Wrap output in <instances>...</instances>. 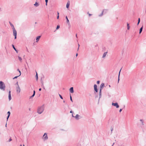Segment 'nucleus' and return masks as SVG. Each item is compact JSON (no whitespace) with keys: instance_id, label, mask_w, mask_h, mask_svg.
<instances>
[{"instance_id":"nucleus-1","label":"nucleus","mask_w":146,"mask_h":146,"mask_svg":"<svg viewBox=\"0 0 146 146\" xmlns=\"http://www.w3.org/2000/svg\"><path fill=\"white\" fill-rule=\"evenodd\" d=\"M45 108L44 104L39 106L37 109V112L39 114L42 113L44 111Z\"/></svg>"},{"instance_id":"nucleus-2","label":"nucleus","mask_w":146,"mask_h":146,"mask_svg":"<svg viewBox=\"0 0 146 146\" xmlns=\"http://www.w3.org/2000/svg\"><path fill=\"white\" fill-rule=\"evenodd\" d=\"M5 84L2 81H0V89L1 90L5 91Z\"/></svg>"},{"instance_id":"nucleus-3","label":"nucleus","mask_w":146,"mask_h":146,"mask_svg":"<svg viewBox=\"0 0 146 146\" xmlns=\"http://www.w3.org/2000/svg\"><path fill=\"white\" fill-rule=\"evenodd\" d=\"M42 139L44 140H47L48 139V137L46 133H44L42 137Z\"/></svg>"},{"instance_id":"nucleus-4","label":"nucleus","mask_w":146,"mask_h":146,"mask_svg":"<svg viewBox=\"0 0 146 146\" xmlns=\"http://www.w3.org/2000/svg\"><path fill=\"white\" fill-rule=\"evenodd\" d=\"M13 35L15 36V39L17 38V32L15 29H13Z\"/></svg>"},{"instance_id":"nucleus-5","label":"nucleus","mask_w":146,"mask_h":146,"mask_svg":"<svg viewBox=\"0 0 146 146\" xmlns=\"http://www.w3.org/2000/svg\"><path fill=\"white\" fill-rule=\"evenodd\" d=\"M16 92L17 93H19L20 92L21 89H20V88L19 85H18V86L16 87Z\"/></svg>"},{"instance_id":"nucleus-6","label":"nucleus","mask_w":146,"mask_h":146,"mask_svg":"<svg viewBox=\"0 0 146 146\" xmlns=\"http://www.w3.org/2000/svg\"><path fill=\"white\" fill-rule=\"evenodd\" d=\"M74 117L77 120H78L82 118V117L78 114H76L75 116Z\"/></svg>"},{"instance_id":"nucleus-7","label":"nucleus","mask_w":146,"mask_h":146,"mask_svg":"<svg viewBox=\"0 0 146 146\" xmlns=\"http://www.w3.org/2000/svg\"><path fill=\"white\" fill-rule=\"evenodd\" d=\"M112 105L114 106H115L117 108H118L119 107V106L118 105V104L117 103H112Z\"/></svg>"},{"instance_id":"nucleus-8","label":"nucleus","mask_w":146,"mask_h":146,"mask_svg":"<svg viewBox=\"0 0 146 146\" xmlns=\"http://www.w3.org/2000/svg\"><path fill=\"white\" fill-rule=\"evenodd\" d=\"M8 98H9V101H10L11 100L12 98L11 97V91H9V92Z\"/></svg>"},{"instance_id":"nucleus-9","label":"nucleus","mask_w":146,"mask_h":146,"mask_svg":"<svg viewBox=\"0 0 146 146\" xmlns=\"http://www.w3.org/2000/svg\"><path fill=\"white\" fill-rule=\"evenodd\" d=\"M108 10L107 9H104L102 12V13L99 15V16L101 17L104 14V11H107Z\"/></svg>"},{"instance_id":"nucleus-10","label":"nucleus","mask_w":146,"mask_h":146,"mask_svg":"<svg viewBox=\"0 0 146 146\" xmlns=\"http://www.w3.org/2000/svg\"><path fill=\"white\" fill-rule=\"evenodd\" d=\"M94 90L97 92L98 91V89L97 88V86L96 84H94Z\"/></svg>"},{"instance_id":"nucleus-11","label":"nucleus","mask_w":146,"mask_h":146,"mask_svg":"<svg viewBox=\"0 0 146 146\" xmlns=\"http://www.w3.org/2000/svg\"><path fill=\"white\" fill-rule=\"evenodd\" d=\"M70 93H73L74 92L73 88V87H72L70 88Z\"/></svg>"},{"instance_id":"nucleus-12","label":"nucleus","mask_w":146,"mask_h":146,"mask_svg":"<svg viewBox=\"0 0 146 146\" xmlns=\"http://www.w3.org/2000/svg\"><path fill=\"white\" fill-rule=\"evenodd\" d=\"M41 37V36H37L36 38V42H38V40H39L40 38Z\"/></svg>"},{"instance_id":"nucleus-13","label":"nucleus","mask_w":146,"mask_h":146,"mask_svg":"<svg viewBox=\"0 0 146 146\" xmlns=\"http://www.w3.org/2000/svg\"><path fill=\"white\" fill-rule=\"evenodd\" d=\"M9 23L10 24L11 26V27L12 29H15V28L14 27V25L11 23L10 22H9Z\"/></svg>"},{"instance_id":"nucleus-14","label":"nucleus","mask_w":146,"mask_h":146,"mask_svg":"<svg viewBox=\"0 0 146 146\" xmlns=\"http://www.w3.org/2000/svg\"><path fill=\"white\" fill-rule=\"evenodd\" d=\"M107 53H108L107 52H105L104 53V54H103V56H102V58H104L106 57V56Z\"/></svg>"},{"instance_id":"nucleus-15","label":"nucleus","mask_w":146,"mask_h":146,"mask_svg":"<svg viewBox=\"0 0 146 146\" xmlns=\"http://www.w3.org/2000/svg\"><path fill=\"white\" fill-rule=\"evenodd\" d=\"M104 86V83H102L100 85V88L103 89Z\"/></svg>"},{"instance_id":"nucleus-16","label":"nucleus","mask_w":146,"mask_h":146,"mask_svg":"<svg viewBox=\"0 0 146 146\" xmlns=\"http://www.w3.org/2000/svg\"><path fill=\"white\" fill-rule=\"evenodd\" d=\"M66 22H67V23H68V25H70V23H69V20L68 19V17H67V16H66Z\"/></svg>"},{"instance_id":"nucleus-17","label":"nucleus","mask_w":146,"mask_h":146,"mask_svg":"<svg viewBox=\"0 0 146 146\" xmlns=\"http://www.w3.org/2000/svg\"><path fill=\"white\" fill-rule=\"evenodd\" d=\"M12 47H13V48L14 49V50L16 51V52L17 53H18V51L15 48L14 45L13 44H12Z\"/></svg>"},{"instance_id":"nucleus-18","label":"nucleus","mask_w":146,"mask_h":146,"mask_svg":"<svg viewBox=\"0 0 146 146\" xmlns=\"http://www.w3.org/2000/svg\"><path fill=\"white\" fill-rule=\"evenodd\" d=\"M34 5L36 7H37L39 5V4L37 2H36L34 4Z\"/></svg>"},{"instance_id":"nucleus-19","label":"nucleus","mask_w":146,"mask_h":146,"mask_svg":"<svg viewBox=\"0 0 146 146\" xmlns=\"http://www.w3.org/2000/svg\"><path fill=\"white\" fill-rule=\"evenodd\" d=\"M69 5H70V2H68L67 3V4L66 5V7L67 8H68L69 7Z\"/></svg>"},{"instance_id":"nucleus-20","label":"nucleus","mask_w":146,"mask_h":146,"mask_svg":"<svg viewBox=\"0 0 146 146\" xmlns=\"http://www.w3.org/2000/svg\"><path fill=\"white\" fill-rule=\"evenodd\" d=\"M143 26H142L140 29H139V34H140L141 32H142V30H143Z\"/></svg>"},{"instance_id":"nucleus-21","label":"nucleus","mask_w":146,"mask_h":146,"mask_svg":"<svg viewBox=\"0 0 146 146\" xmlns=\"http://www.w3.org/2000/svg\"><path fill=\"white\" fill-rule=\"evenodd\" d=\"M36 80H38V74L37 72H36V75L35 76Z\"/></svg>"},{"instance_id":"nucleus-22","label":"nucleus","mask_w":146,"mask_h":146,"mask_svg":"<svg viewBox=\"0 0 146 146\" xmlns=\"http://www.w3.org/2000/svg\"><path fill=\"white\" fill-rule=\"evenodd\" d=\"M121 70V69L120 70L119 72V75H118V82H119V75H120V72Z\"/></svg>"},{"instance_id":"nucleus-23","label":"nucleus","mask_w":146,"mask_h":146,"mask_svg":"<svg viewBox=\"0 0 146 146\" xmlns=\"http://www.w3.org/2000/svg\"><path fill=\"white\" fill-rule=\"evenodd\" d=\"M140 121L141 122L142 125H144L143 120L142 119H140Z\"/></svg>"},{"instance_id":"nucleus-24","label":"nucleus","mask_w":146,"mask_h":146,"mask_svg":"<svg viewBox=\"0 0 146 146\" xmlns=\"http://www.w3.org/2000/svg\"><path fill=\"white\" fill-rule=\"evenodd\" d=\"M127 29L128 30H129L130 29V26H129V23H127Z\"/></svg>"},{"instance_id":"nucleus-25","label":"nucleus","mask_w":146,"mask_h":146,"mask_svg":"<svg viewBox=\"0 0 146 146\" xmlns=\"http://www.w3.org/2000/svg\"><path fill=\"white\" fill-rule=\"evenodd\" d=\"M18 58L19 60L21 62L22 61V59L20 56H18Z\"/></svg>"},{"instance_id":"nucleus-26","label":"nucleus","mask_w":146,"mask_h":146,"mask_svg":"<svg viewBox=\"0 0 146 146\" xmlns=\"http://www.w3.org/2000/svg\"><path fill=\"white\" fill-rule=\"evenodd\" d=\"M102 96V93H99V101L100 98H101Z\"/></svg>"},{"instance_id":"nucleus-27","label":"nucleus","mask_w":146,"mask_h":146,"mask_svg":"<svg viewBox=\"0 0 146 146\" xmlns=\"http://www.w3.org/2000/svg\"><path fill=\"white\" fill-rule=\"evenodd\" d=\"M140 22V18H139V19H138V23H137V25H138L139 24Z\"/></svg>"},{"instance_id":"nucleus-28","label":"nucleus","mask_w":146,"mask_h":146,"mask_svg":"<svg viewBox=\"0 0 146 146\" xmlns=\"http://www.w3.org/2000/svg\"><path fill=\"white\" fill-rule=\"evenodd\" d=\"M17 71H18L20 73V74L19 75V76H20L21 75V71L19 70V69H17Z\"/></svg>"},{"instance_id":"nucleus-29","label":"nucleus","mask_w":146,"mask_h":146,"mask_svg":"<svg viewBox=\"0 0 146 146\" xmlns=\"http://www.w3.org/2000/svg\"><path fill=\"white\" fill-rule=\"evenodd\" d=\"M70 100L72 101V102H73V101H72V96L70 95Z\"/></svg>"},{"instance_id":"nucleus-30","label":"nucleus","mask_w":146,"mask_h":146,"mask_svg":"<svg viewBox=\"0 0 146 146\" xmlns=\"http://www.w3.org/2000/svg\"><path fill=\"white\" fill-rule=\"evenodd\" d=\"M59 96L60 98L62 99H63V97H62V96H61V95H60V94H59Z\"/></svg>"},{"instance_id":"nucleus-31","label":"nucleus","mask_w":146,"mask_h":146,"mask_svg":"<svg viewBox=\"0 0 146 146\" xmlns=\"http://www.w3.org/2000/svg\"><path fill=\"white\" fill-rule=\"evenodd\" d=\"M35 90H34L33 93L32 95L33 96H35Z\"/></svg>"},{"instance_id":"nucleus-32","label":"nucleus","mask_w":146,"mask_h":146,"mask_svg":"<svg viewBox=\"0 0 146 146\" xmlns=\"http://www.w3.org/2000/svg\"><path fill=\"white\" fill-rule=\"evenodd\" d=\"M60 26L59 25H57V27H56V29H58L59 28H60Z\"/></svg>"},{"instance_id":"nucleus-33","label":"nucleus","mask_w":146,"mask_h":146,"mask_svg":"<svg viewBox=\"0 0 146 146\" xmlns=\"http://www.w3.org/2000/svg\"><path fill=\"white\" fill-rule=\"evenodd\" d=\"M10 112L9 111L7 112V114H8V115L10 116Z\"/></svg>"},{"instance_id":"nucleus-34","label":"nucleus","mask_w":146,"mask_h":146,"mask_svg":"<svg viewBox=\"0 0 146 146\" xmlns=\"http://www.w3.org/2000/svg\"><path fill=\"white\" fill-rule=\"evenodd\" d=\"M19 76V75L18 76H15V77L13 78V79H16V78H17Z\"/></svg>"},{"instance_id":"nucleus-35","label":"nucleus","mask_w":146,"mask_h":146,"mask_svg":"<svg viewBox=\"0 0 146 146\" xmlns=\"http://www.w3.org/2000/svg\"><path fill=\"white\" fill-rule=\"evenodd\" d=\"M102 88H100L99 93H101Z\"/></svg>"},{"instance_id":"nucleus-36","label":"nucleus","mask_w":146,"mask_h":146,"mask_svg":"<svg viewBox=\"0 0 146 146\" xmlns=\"http://www.w3.org/2000/svg\"><path fill=\"white\" fill-rule=\"evenodd\" d=\"M100 81L99 80L97 81V83L98 84H99L100 83Z\"/></svg>"},{"instance_id":"nucleus-37","label":"nucleus","mask_w":146,"mask_h":146,"mask_svg":"<svg viewBox=\"0 0 146 146\" xmlns=\"http://www.w3.org/2000/svg\"><path fill=\"white\" fill-rule=\"evenodd\" d=\"M10 116H9V115H8L7 117V121H8V119L9 117Z\"/></svg>"},{"instance_id":"nucleus-38","label":"nucleus","mask_w":146,"mask_h":146,"mask_svg":"<svg viewBox=\"0 0 146 146\" xmlns=\"http://www.w3.org/2000/svg\"><path fill=\"white\" fill-rule=\"evenodd\" d=\"M12 141V139H11V138H10L9 140V142H10V141Z\"/></svg>"},{"instance_id":"nucleus-39","label":"nucleus","mask_w":146,"mask_h":146,"mask_svg":"<svg viewBox=\"0 0 146 146\" xmlns=\"http://www.w3.org/2000/svg\"><path fill=\"white\" fill-rule=\"evenodd\" d=\"M59 18V15H58L57 16V19H58Z\"/></svg>"},{"instance_id":"nucleus-40","label":"nucleus","mask_w":146,"mask_h":146,"mask_svg":"<svg viewBox=\"0 0 146 146\" xmlns=\"http://www.w3.org/2000/svg\"><path fill=\"white\" fill-rule=\"evenodd\" d=\"M122 109H120L119 110V112H120L122 111Z\"/></svg>"},{"instance_id":"nucleus-41","label":"nucleus","mask_w":146,"mask_h":146,"mask_svg":"<svg viewBox=\"0 0 146 146\" xmlns=\"http://www.w3.org/2000/svg\"><path fill=\"white\" fill-rule=\"evenodd\" d=\"M76 146H80V144H78Z\"/></svg>"},{"instance_id":"nucleus-42","label":"nucleus","mask_w":146,"mask_h":146,"mask_svg":"<svg viewBox=\"0 0 146 146\" xmlns=\"http://www.w3.org/2000/svg\"><path fill=\"white\" fill-rule=\"evenodd\" d=\"M16 84L17 85V86H18V85H19L18 82H17Z\"/></svg>"},{"instance_id":"nucleus-43","label":"nucleus","mask_w":146,"mask_h":146,"mask_svg":"<svg viewBox=\"0 0 146 146\" xmlns=\"http://www.w3.org/2000/svg\"><path fill=\"white\" fill-rule=\"evenodd\" d=\"M78 49H79V46H80V45H79V44H78Z\"/></svg>"},{"instance_id":"nucleus-44","label":"nucleus","mask_w":146,"mask_h":146,"mask_svg":"<svg viewBox=\"0 0 146 146\" xmlns=\"http://www.w3.org/2000/svg\"><path fill=\"white\" fill-rule=\"evenodd\" d=\"M33 97H34V96H33V95H32L31 96V97H30V98H32Z\"/></svg>"},{"instance_id":"nucleus-45","label":"nucleus","mask_w":146,"mask_h":146,"mask_svg":"<svg viewBox=\"0 0 146 146\" xmlns=\"http://www.w3.org/2000/svg\"><path fill=\"white\" fill-rule=\"evenodd\" d=\"M48 0H45V2H48Z\"/></svg>"},{"instance_id":"nucleus-46","label":"nucleus","mask_w":146,"mask_h":146,"mask_svg":"<svg viewBox=\"0 0 146 146\" xmlns=\"http://www.w3.org/2000/svg\"><path fill=\"white\" fill-rule=\"evenodd\" d=\"M41 88H40L39 89V91H41Z\"/></svg>"},{"instance_id":"nucleus-47","label":"nucleus","mask_w":146,"mask_h":146,"mask_svg":"<svg viewBox=\"0 0 146 146\" xmlns=\"http://www.w3.org/2000/svg\"><path fill=\"white\" fill-rule=\"evenodd\" d=\"M47 3H48V2H46V5H47Z\"/></svg>"},{"instance_id":"nucleus-48","label":"nucleus","mask_w":146,"mask_h":146,"mask_svg":"<svg viewBox=\"0 0 146 146\" xmlns=\"http://www.w3.org/2000/svg\"><path fill=\"white\" fill-rule=\"evenodd\" d=\"M107 12V11H105L104 12V13H106Z\"/></svg>"},{"instance_id":"nucleus-49","label":"nucleus","mask_w":146,"mask_h":146,"mask_svg":"<svg viewBox=\"0 0 146 146\" xmlns=\"http://www.w3.org/2000/svg\"><path fill=\"white\" fill-rule=\"evenodd\" d=\"M89 16H91L92 15L90 14H89Z\"/></svg>"},{"instance_id":"nucleus-50","label":"nucleus","mask_w":146,"mask_h":146,"mask_svg":"<svg viewBox=\"0 0 146 146\" xmlns=\"http://www.w3.org/2000/svg\"><path fill=\"white\" fill-rule=\"evenodd\" d=\"M57 15H59V13L58 12H57Z\"/></svg>"},{"instance_id":"nucleus-51","label":"nucleus","mask_w":146,"mask_h":146,"mask_svg":"<svg viewBox=\"0 0 146 146\" xmlns=\"http://www.w3.org/2000/svg\"><path fill=\"white\" fill-rule=\"evenodd\" d=\"M70 112V113H73V112H72V111H71Z\"/></svg>"},{"instance_id":"nucleus-52","label":"nucleus","mask_w":146,"mask_h":146,"mask_svg":"<svg viewBox=\"0 0 146 146\" xmlns=\"http://www.w3.org/2000/svg\"><path fill=\"white\" fill-rule=\"evenodd\" d=\"M78 55V53H76V56H77Z\"/></svg>"},{"instance_id":"nucleus-53","label":"nucleus","mask_w":146,"mask_h":146,"mask_svg":"<svg viewBox=\"0 0 146 146\" xmlns=\"http://www.w3.org/2000/svg\"><path fill=\"white\" fill-rule=\"evenodd\" d=\"M114 143H113L111 146H113V145L114 144Z\"/></svg>"},{"instance_id":"nucleus-54","label":"nucleus","mask_w":146,"mask_h":146,"mask_svg":"<svg viewBox=\"0 0 146 146\" xmlns=\"http://www.w3.org/2000/svg\"><path fill=\"white\" fill-rule=\"evenodd\" d=\"M72 117H74V116L73 115V114H72Z\"/></svg>"},{"instance_id":"nucleus-55","label":"nucleus","mask_w":146,"mask_h":146,"mask_svg":"<svg viewBox=\"0 0 146 146\" xmlns=\"http://www.w3.org/2000/svg\"><path fill=\"white\" fill-rule=\"evenodd\" d=\"M108 86H109V87H110V85H109Z\"/></svg>"},{"instance_id":"nucleus-56","label":"nucleus","mask_w":146,"mask_h":146,"mask_svg":"<svg viewBox=\"0 0 146 146\" xmlns=\"http://www.w3.org/2000/svg\"><path fill=\"white\" fill-rule=\"evenodd\" d=\"M76 37H77V34H76Z\"/></svg>"},{"instance_id":"nucleus-57","label":"nucleus","mask_w":146,"mask_h":146,"mask_svg":"<svg viewBox=\"0 0 146 146\" xmlns=\"http://www.w3.org/2000/svg\"><path fill=\"white\" fill-rule=\"evenodd\" d=\"M5 127H7V123L5 125Z\"/></svg>"},{"instance_id":"nucleus-58","label":"nucleus","mask_w":146,"mask_h":146,"mask_svg":"<svg viewBox=\"0 0 146 146\" xmlns=\"http://www.w3.org/2000/svg\"><path fill=\"white\" fill-rule=\"evenodd\" d=\"M65 102V101H64H64H63V102L64 103Z\"/></svg>"},{"instance_id":"nucleus-59","label":"nucleus","mask_w":146,"mask_h":146,"mask_svg":"<svg viewBox=\"0 0 146 146\" xmlns=\"http://www.w3.org/2000/svg\"><path fill=\"white\" fill-rule=\"evenodd\" d=\"M20 146H22V145H20Z\"/></svg>"},{"instance_id":"nucleus-60","label":"nucleus","mask_w":146,"mask_h":146,"mask_svg":"<svg viewBox=\"0 0 146 146\" xmlns=\"http://www.w3.org/2000/svg\"><path fill=\"white\" fill-rule=\"evenodd\" d=\"M23 146H24V145H23Z\"/></svg>"}]
</instances>
